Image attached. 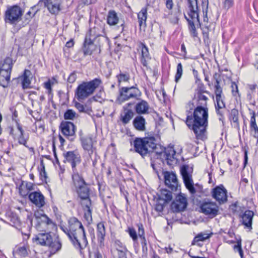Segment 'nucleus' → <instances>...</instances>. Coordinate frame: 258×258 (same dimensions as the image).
<instances>
[{
  "label": "nucleus",
  "mask_w": 258,
  "mask_h": 258,
  "mask_svg": "<svg viewBox=\"0 0 258 258\" xmlns=\"http://www.w3.org/2000/svg\"><path fill=\"white\" fill-rule=\"evenodd\" d=\"M208 108L206 106H197L194 109L193 114L187 115L186 124L192 130L198 140L207 139V127L208 124Z\"/></svg>",
  "instance_id": "obj_1"
},
{
  "label": "nucleus",
  "mask_w": 258,
  "mask_h": 258,
  "mask_svg": "<svg viewBox=\"0 0 258 258\" xmlns=\"http://www.w3.org/2000/svg\"><path fill=\"white\" fill-rule=\"evenodd\" d=\"M141 48L142 50L141 62L144 66L146 67L147 65L146 59L148 58L149 56L148 49L143 44H141Z\"/></svg>",
  "instance_id": "obj_41"
},
{
  "label": "nucleus",
  "mask_w": 258,
  "mask_h": 258,
  "mask_svg": "<svg viewBox=\"0 0 258 258\" xmlns=\"http://www.w3.org/2000/svg\"><path fill=\"white\" fill-rule=\"evenodd\" d=\"M180 173L186 188L190 194H196V190L194 186V181L192 178V169L188 165H184L180 168Z\"/></svg>",
  "instance_id": "obj_7"
},
{
  "label": "nucleus",
  "mask_w": 258,
  "mask_h": 258,
  "mask_svg": "<svg viewBox=\"0 0 258 258\" xmlns=\"http://www.w3.org/2000/svg\"><path fill=\"white\" fill-rule=\"evenodd\" d=\"M137 226L138 228V235L141 239V244L143 247V249L144 248L147 249V242L144 236L145 232L143 227V225L141 223H139L137 224Z\"/></svg>",
  "instance_id": "obj_39"
},
{
  "label": "nucleus",
  "mask_w": 258,
  "mask_h": 258,
  "mask_svg": "<svg viewBox=\"0 0 258 258\" xmlns=\"http://www.w3.org/2000/svg\"><path fill=\"white\" fill-rule=\"evenodd\" d=\"M180 15V13L179 10L177 11H173L172 9L170 11L167 9V10H165L163 13V18L169 19L171 23L173 24H176L178 23Z\"/></svg>",
  "instance_id": "obj_23"
},
{
  "label": "nucleus",
  "mask_w": 258,
  "mask_h": 258,
  "mask_svg": "<svg viewBox=\"0 0 258 258\" xmlns=\"http://www.w3.org/2000/svg\"><path fill=\"white\" fill-rule=\"evenodd\" d=\"M23 11L18 6H13L9 8L5 12V20L6 23L15 24L21 19Z\"/></svg>",
  "instance_id": "obj_8"
},
{
  "label": "nucleus",
  "mask_w": 258,
  "mask_h": 258,
  "mask_svg": "<svg viewBox=\"0 0 258 258\" xmlns=\"http://www.w3.org/2000/svg\"><path fill=\"white\" fill-rule=\"evenodd\" d=\"M79 197L82 201L81 204L84 207H88L91 205L89 197L90 190L86 184L76 189Z\"/></svg>",
  "instance_id": "obj_14"
},
{
  "label": "nucleus",
  "mask_w": 258,
  "mask_h": 258,
  "mask_svg": "<svg viewBox=\"0 0 258 258\" xmlns=\"http://www.w3.org/2000/svg\"><path fill=\"white\" fill-rule=\"evenodd\" d=\"M231 87L233 95L236 96L237 94H238L237 85L235 82H232Z\"/></svg>",
  "instance_id": "obj_57"
},
{
  "label": "nucleus",
  "mask_w": 258,
  "mask_h": 258,
  "mask_svg": "<svg viewBox=\"0 0 258 258\" xmlns=\"http://www.w3.org/2000/svg\"><path fill=\"white\" fill-rule=\"evenodd\" d=\"M216 104H215V107H217L219 108H224L225 105L223 102L222 97L216 98Z\"/></svg>",
  "instance_id": "obj_54"
},
{
  "label": "nucleus",
  "mask_w": 258,
  "mask_h": 258,
  "mask_svg": "<svg viewBox=\"0 0 258 258\" xmlns=\"http://www.w3.org/2000/svg\"><path fill=\"white\" fill-rule=\"evenodd\" d=\"M200 208L203 213L211 218L216 217L219 212V207L217 204L209 200L204 201Z\"/></svg>",
  "instance_id": "obj_10"
},
{
  "label": "nucleus",
  "mask_w": 258,
  "mask_h": 258,
  "mask_svg": "<svg viewBox=\"0 0 258 258\" xmlns=\"http://www.w3.org/2000/svg\"><path fill=\"white\" fill-rule=\"evenodd\" d=\"M17 127L18 130L20 132V134L17 137V140L19 144L23 145L26 147L28 148V146L27 145V142L28 140V138H25L24 136V131L22 128L21 125L18 123L16 122Z\"/></svg>",
  "instance_id": "obj_31"
},
{
  "label": "nucleus",
  "mask_w": 258,
  "mask_h": 258,
  "mask_svg": "<svg viewBox=\"0 0 258 258\" xmlns=\"http://www.w3.org/2000/svg\"><path fill=\"white\" fill-rule=\"evenodd\" d=\"M96 28L91 29L89 34L86 36L83 48V53L85 55H91L92 53L94 48L93 40L95 38L99 36V34H96Z\"/></svg>",
  "instance_id": "obj_9"
},
{
  "label": "nucleus",
  "mask_w": 258,
  "mask_h": 258,
  "mask_svg": "<svg viewBox=\"0 0 258 258\" xmlns=\"http://www.w3.org/2000/svg\"><path fill=\"white\" fill-rule=\"evenodd\" d=\"M61 0H51L47 2H45L44 5L50 13L53 15H57L61 10Z\"/></svg>",
  "instance_id": "obj_19"
},
{
  "label": "nucleus",
  "mask_w": 258,
  "mask_h": 258,
  "mask_svg": "<svg viewBox=\"0 0 258 258\" xmlns=\"http://www.w3.org/2000/svg\"><path fill=\"white\" fill-rule=\"evenodd\" d=\"M222 109L223 108H217V107H216V108L217 113L220 116L219 120H221L223 122L224 117H223V110H222Z\"/></svg>",
  "instance_id": "obj_61"
},
{
  "label": "nucleus",
  "mask_w": 258,
  "mask_h": 258,
  "mask_svg": "<svg viewBox=\"0 0 258 258\" xmlns=\"http://www.w3.org/2000/svg\"><path fill=\"white\" fill-rule=\"evenodd\" d=\"M187 200L185 195L180 193L175 197L171 205V209L174 212L184 211L187 207Z\"/></svg>",
  "instance_id": "obj_11"
},
{
  "label": "nucleus",
  "mask_w": 258,
  "mask_h": 258,
  "mask_svg": "<svg viewBox=\"0 0 258 258\" xmlns=\"http://www.w3.org/2000/svg\"><path fill=\"white\" fill-rule=\"evenodd\" d=\"M202 9L204 16V27L208 28L210 27V23L208 17V0H202Z\"/></svg>",
  "instance_id": "obj_30"
},
{
  "label": "nucleus",
  "mask_w": 258,
  "mask_h": 258,
  "mask_svg": "<svg viewBox=\"0 0 258 258\" xmlns=\"http://www.w3.org/2000/svg\"><path fill=\"white\" fill-rule=\"evenodd\" d=\"M34 184L29 182H25V187L28 190H32L34 189Z\"/></svg>",
  "instance_id": "obj_62"
},
{
  "label": "nucleus",
  "mask_w": 258,
  "mask_h": 258,
  "mask_svg": "<svg viewBox=\"0 0 258 258\" xmlns=\"http://www.w3.org/2000/svg\"><path fill=\"white\" fill-rule=\"evenodd\" d=\"M250 130L258 131V126L256 123L255 113L252 112V116L250 118Z\"/></svg>",
  "instance_id": "obj_51"
},
{
  "label": "nucleus",
  "mask_w": 258,
  "mask_h": 258,
  "mask_svg": "<svg viewBox=\"0 0 258 258\" xmlns=\"http://www.w3.org/2000/svg\"><path fill=\"white\" fill-rule=\"evenodd\" d=\"M185 19L188 22L189 24V30L190 34V35L196 38L198 37V33L197 31L195 23L196 22H198L196 20L190 19L189 18H187L186 16H185Z\"/></svg>",
  "instance_id": "obj_37"
},
{
  "label": "nucleus",
  "mask_w": 258,
  "mask_h": 258,
  "mask_svg": "<svg viewBox=\"0 0 258 258\" xmlns=\"http://www.w3.org/2000/svg\"><path fill=\"white\" fill-rule=\"evenodd\" d=\"M28 197L30 201L37 207H43L45 204V198L39 191L32 192Z\"/></svg>",
  "instance_id": "obj_18"
},
{
  "label": "nucleus",
  "mask_w": 258,
  "mask_h": 258,
  "mask_svg": "<svg viewBox=\"0 0 258 258\" xmlns=\"http://www.w3.org/2000/svg\"><path fill=\"white\" fill-rule=\"evenodd\" d=\"M11 72L6 71L4 70L0 69V86L4 88L8 87L10 81Z\"/></svg>",
  "instance_id": "obj_26"
},
{
  "label": "nucleus",
  "mask_w": 258,
  "mask_h": 258,
  "mask_svg": "<svg viewBox=\"0 0 258 258\" xmlns=\"http://www.w3.org/2000/svg\"><path fill=\"white\" fill-rule=\"evenodd\" d=\"M46 215L43 211H37L34 213V217L37 220L40 219L41 220L43 219V216Z\"/></svg>",
  "instance_id": "obj_56"
},
{
  "label": "nucleus",
  "mask_w": 258,
  "mask_h": 258,
  "mask_svg": "<svg viewBox=\"0 0 258 258\" xmlns=\"http://www.w3.org/2000/svg\"><path fill=\"white\" fill-rule=\"evenodd\" d=\"M77 79V75L75 72L72 73L67 78V82L69 83H74Z\"/></svg>",
  "instance_id": "obj_55"
},
{
  "label": "nucleus",
  "mask_w": 258,
  "mask_h": 258,
  "mask_svg": "<svg viewBox=\"0 0 258 258\" xmlns=\"http://www.w3.org/2000/svg\"><path fill=\"white\" fill-rule=\"evenodd\" d=\"M160 198L163 200L164 203H168L172 199V192L166 189H162Z\"/></svg>",
  "instance_id": "obj_44"
},
{
  "label": "nucleus",
  "mask_w": 258,
  "mask_h": 258,
  "mask_svg": "<svg viewBox=\"0 0 258 258\" xmlns=\"http://www.w3.org/2000/svg\"><path fill=\"white\" fill-rule=\"evenodd\" d=\"M187 15L190 19L200 23L199 8L198 0H187Z\"/></svg>",
  "instance_id": "obj_15"
},
{
  "label": "nucleus",
  "mask_w": 258,
  "mask_h": 258,
  "mask_svg": "<svg viewBox=\"0 0 258 258\" xmlns=\"http://www.w3.org/2000/svg\"><path fill=\"white\" fill-rule=\"evenodd\" d=\"M165 185L173 191H176L180 187L175 173L166 171L164 173Z\"/></svg>",
  "instance_id": "obj_13"
},
{
  "label": "nucleus",
  "mask_w": 258,
  "mask_h": 258,
  "mask_svg": "<svg viewBox=\"0 0 258 258\" xmlns=\"http://www.w3.org/2000/svg\"><path fill=\"white\" fill-rule=\"evenodd\" d=\"M75 106L80 112H84L88 114H91L92 112L91 107L88 105H83L79 102H76Z\"/></svg>",
  "instance_id": "obj_42"
},
{
  "label": "nucleus",
  "mask_w": 258,
  "mask_h": 258,
  "mask_svg": "<svg viewBox=\"0 0 258 258\" xmlns=\"http://www.w3.org/2000/svg\"><path fill=\"white\" fill-rule=\"evenodd\" d=\"M254 216V213L252 211L246 210L242 216V224L244 226V228L249 230L252 229V222Z\"/></svg>",
  "instance_id": "obj_21"
},
{
  "label": "nucleus",
  "mask_w": 258,
  "mask_h": 258,
  "mask_svg": "<svg viewBox=\"0 0 258 258\" xmlns=\"http://www.w3.org/2000/svg\"><path fill=\"white\" fill-rule=\"evenodd\" d=\"M100 79L95 78L87 82H83L79 85L76 91V96L79 101H82L92 94L96 89L101 84Z\"/></svg>",
  "instance_id": "obj_4"
},
{
  "label": "nucleus",
  "mask_w": 258,
  "mask_h": 258,
  "mask_svg": "<svg viewBox=\"0 0 258 258\" xmlns=\"http://www.w3.org/2000/svg\"><path fill=\"white\" fill-rule=\"evenodd\" d=\"M90 206L91 205H89L88 207H84V210H86L84 214V217L88 223H90L92 221V212Z\"/></svg>",
  "instance_id": "obj_48"
},
{
  "label": "nucleus",
  "mask_w": 258,
  "mask_h": 258,
  "mask_svg": "<svg viewBox=\"0 0 258 258\" xmlns=\"http://www.w3.org/2000/svg\"><path fill=\"white\" fill-rule=\"evenodd\" d=\"M146 120L141 115L137 116L133 121L134 127L138 131L144 132L146 130Z\"/></svg>",
  "instance_id": "obj_24"
},
{
  "label": "nucleus",
  "mask_w": 258,
  "mask_h": 258,
  "mask_svg": "<svg viewBox=\"0 0 258 258\" xmlns=\"http://www.w3.org/2000/svg\"><path fill=\"white\" fill-rule=\"evenodd\" d=\"M16 252L22 257H26L28 255L27 250L25 246H20L17 249Z\"/></svg>",
  "instance_id": "obj_52"
},
{
  "label": "nucleus",
  "mask_w": 258,
  "mask_h": 258,
  "mask_svg": "<svg viewBox=\"0 0 258 258\" xmlns=\"http://www.w3.org/2000/svg\"><path fill=\"white\" fill-rule=\"evenodd\" d=\"M212 197L220 204H222L227 201V190L223 185L217 186L213 189Z\"/></svg>",
  "instance_id": "obj_17"
},
{
  "label": "nucleus",
  "mask_w": 258,
  "mask_h": 258,
  "mask_svg": "<svg viewBox=\"0 0 258 258\" xmlns=\"http://www.w3.org/2000/svg\"><path fill=\"white\" fill-rule=\"evenodd\" d=\"M74 173L72 175V179L76 189L86 184L83 178L78 173H75V171Z\"/></svg>",
  "instance_id": "obj_38"
},
{
  "label": "nucleus",
  "mask_w": 258,
  "mask_h": 258,
  "mask_svg": "<svg viewBox=\"0 0 258 258\" xmlns=\"http://www.w3.org/2000/svg\"><path fill=\"white\" fill-rule=\"evenodd\" d=\"M217 75L215 74L214 76V79H215V94L216 95V98L222 97V89L220 86V79L218 78H217Z\"/></svg>",
  "instance_id": "obj_43"
},
{
  "label": "nucleus",
  "mask_w": 258,
  "mask_h": 258,
  "mask_svg": "<svg viewBox=\"0 0 258 258\" xmlns=\"http://www.w3.org/2000/svg\"><path fill=\"white\" fill-rule=\"evenodd\" d=\"M79 117V115L72 109H68L64 113V118L66 120H74Z\"/></svg>",
  "instance_id": "obj_45"
},
{
  "label": "nucleus",
  "mask_w": 258,
  "mask_h": 258,
  "mask_svg": "<svg viewBox=\"0 0 258 258\" xmlns=\"http://www.w3.org/2000/svg\"><path fill=\"white\" fill-rule=\"evenodd\" d=\"M33 241L36 244L48 246L51 249V251L54 253L60 250L61 247V244L59 241H53L49 233H39L33 238Z\"/></svg>",
  "instance_id": "obj_5"
},
{
  "label": "nucleus",
  "mask_w": 258,
  "mask_h": 258,
  "mask_svg": "<svg viewBox=\"0 0 258 258\" xmlns=\"http://www.w3.org/2000/svg\"><path fill=\"white\" fill-rule=\"evenodd\" d=\"M60 127L62 134L65 136H73L75 134L76 127L74 124L70 121L62 122Z\"/></svg>",
  "instance_id": "obj_20"
},
{
  "label": "nucleus",
  "mask_w": 258,
  "mask_h": 258,
  "mask_svg": "<svg viewBox=\"0 0 258 258\" xmlns=\"http://www.w3.org/2000/svg\"><path fill=\"white\" fill-rule=\"evenodd\" d=\"M147 10L146 8H143L138 14V19L139 25L142 27L143 25L146 26L147 20Z\"/></svg>",
  "instance_id": "obj_40"
},
{
  "label": "nucleus",
  "mask_w": 258,
  "mask_h": 258,
  "mask_svg": "<svg viewBox=\"0 0 258 258\" xmlns=\"http://www.w3.org/2000/svg\"><path fill=\"white\" fill-rule=\"evenodd\" d=\"M135 150L142 157L151 152H155L158 149L154 137L136 138L134 141Z\"/></svg>",
  "instance_id": "obj_3"
},
{
  "label": "nucleus",
  "mask_w": 258,
  "mask_h": 258,
  "mask_svg": "<svg viewBox=\"0 0 258 258\" xmlns=\"http://www.w3.org/2000/svg\"><path fill=\"white\" fill-rule=\"evenodd\" d=\"M250 134L256 139V143L258 144V131L250 130Z\"/></svg>",
  "instance_id": "obj_63"
},
{
  "label": "nucleus",
  "mask_w": 258,
  "mask_h": 258,
  "mask_svg": "<svg viewBox=\"0 0 258 258\" xmlns=\"http://www.w3.org/2000/svg\"><path fill=\"white\" fill-rule=\"evenodd\" d=\"M165 5L167 9H168L170 11L173 6V3L172 0H166L165 1Z\"/></svg>",
  "instance_id": "obj_60"
},
{
  "label": "nucleus",
  "mask_w": 258,
  "mask_h": 258,
  "mask_svg": "<svg viewBox=\"0 0 258 258\" xmlns=\"http://www.w3.org/2000/svg\"><path fill=\"white\" fill-rule=\"evenodd\" d=\"M14 62L12 58L7 57L0 61V69L11 72Z\"/></svg>",
  "instance_id": "obj_29"
},
{
  "label": "nucleus",
  "mask_w": 258,
  "mask_h": 258,
  "mask_svg": "<svg viewBox=\"0 0 258 258\" xmlns=\"http://www.w3.org/2000/svg\"><path fill=\"white\" fill-rule=\"evenodd\" d=\"M127 232L131 237L133 239L134 241H136L138 239V235L136 230L133 228L129 227Z\"/></svg>",
  "instance_id": "obj_53"
},
{
  "label": "nucleus",
  "mask_w": 258,
  "mask_h": 258,
  "mask_svg": "<svg viewBox=\"0 0 258 258\" xmlns=\"http://www.w3.org/2000/svg\"><path fill=\"white\" fill-rule=\"evenodd\" d=\"M42 223L46 224L48 226H49L50 228H54L55 227V223L48 217L47 215L43 216V219H42L41 221Z\"/></svg>",
  "instance_id": "obj_50"
},
{
  "label": "nucleus",
  "mask_w": 258,
  "mask_h": 258,
  "mask_svg": "<svg viewBox=\"0 0 258 258\" xmlns=\"http://www.w3.org/2000/svg\"><path fill=\"white\" fill-rule=\"evenodd\" d=\"M210 235L206 233L201 232L199 233L194 239L193 243H196L199 241H204L206 239L210 238Z\"/></svg>",
  "instance_id": "obj_46"
},
{
  "label": "nucleus",
  "mask_w": 258,
  "mask_h": 258,
  "mask_svg": "<svg viewBox=\"0 0 258 258\" xmlns=\"http://www.w3.org/2000/svg\"><path fill=\"white\" fill-rule=\"evenodd\" d=\"M66 161L71 164L73 172L76 170V165L81 162V157L77 151H68L63 153Z\"/></svg>",
  "instance_id": "obj_16"
},
{
  "label": "nucleus",
  "mask_w": 258,
  "mask_h": 258,
  "mask_svg": "<svg viewBox=\"0 0 258 258\" xmlns=\"http://www.w3.org/2000/svg\"><path fill=\"white\" fill-rule=\"evenodd\" d=\"M140 93V90L135 86L122 87L119 89V96L117 101L119 104H121L131 99L136 98Z\"/></svg>",
  "instance_id": "obj_6"
},
{
  "label": "nucleus",
  "mask_w": 258,
  "mask_h": 258,
  "mask_svg": "<svg viewBox=\"0 0 258 258\" xmlns=\"http://www.w3.org/2000/svg\"><path fill=\"white\" fill-rule=\"evenodd\" d=\"M117 78L118 86H120L121 83L129 82L131 79V76L128 72L120 71L119 73L116 76Z\"/></svg>",
  "instance_id": "obj_32"
},
{
  "label": "nucleus",
  "mask_w": 258,
  "mask_h": 258,
  "mask_svg": "<svg viewBox=\"0 0 258 258\" xmlns=\"http://www.w3.org/2000/svg\"><path fill=\"white\" fill-rule=\"evenodd\" d=\"M164 209V205L163 204L157 203L156 204L155 206V210L157 212H162Z\"/></svg>",
  "instance_id": "obj_64"
},
{
  "label": "nucleus",
  "mask_w": 258,
  "mask_h": 258,
  "mask_svg": "<svg viewBox=\"0 0 258 258\" xmlns=\"http://www.w3.org/2000/svg\"><path fill=\"white\" fill-rule=\"evenodd\" d=\"M209 28H205L203 31V39L204 41L206 42V41H208L209 40Z\"/></svg>",
  "instance_id": "obj_58"
},
{
  "label": "nucleus",
  "mask_w": 258,
  "mask_h": 258,
  "mask_svg": "<svg viewBox=\"0 0 258 258\" xmlns=\"http://www.w3.org/2000/svg\"><path fill=\"white\" fill-rule=\"evenodd\" d=\"M160 151H158L156 150L155 153L158 155L160 158L164 159L168 164H172L173 160L175 159V156L176 154V152L173 147H168L166 148H160Z\"/></svg>",
  "instance_id": "obj_12"
},
{
  "label": "nucleus",
  "mask_w": 258,
  "mask_h": 258,
  "mask_svg": "<svg viewBox=\"0 0 258 258\" xmlns=\"http://www.w3.org/2000/svg\"><path fill=\"white\" fill-rule=\"evenodd\" d=\"M119 21L117 13L114 10H110L107 15V22L110 26L116 25Z\"/></svg>",
  "instance_id": "obj_33"
},
{
  "label": "nucleus",
  "mask_w": 258,
  "mask_h": 258,
  "mask_svg": "<svg viewBox=\"0 0 258 258\" xmlns=\"http://www.w3.org/2000/svg\"><path fill=\"white\" fill-rule=\"evenodd\" d=\"M124 114H121L120 120L123 124H126L132 119L134 116V113L131 109L127 108L126 107L123 106Z\"/></svg>",
  "instance_id": "obj_28"
},
{
  "label": "nucleus",
  "mask_w": 258,
  "mask_h": 258,
  "mask_svg": "<svg viewBox=\"0 0 258 258\" xmlns=\"http://www.w3.org/2000/svg\"><path fill=\"white\" fill-rule=\"evenodd\" d=\"M83 148L88 151L90 156L93 154L94 149L93 147L94 142L91 137H87L81 139Z\"/></svg>",
  "instance_id": "obj_25"
},
{
  "label": "nucleus",
  "mask_w": 258,
  "mask_h": 258,
  "mask_svg": "<svg viewBox=\"0 0 258 258\" xmlns=\"http://www.w3.org/2000/svg\"><path fill=\"white\" fill-rule=\"evenodd\" d=\"M105 234L106 232L104 223L103 222L99 223L97 226V235L98 241L100 245L104 244Z\"/></svg>",
  "instance_id": "obj_27"
},
{
  "label": "nucleus",
  "mask_w": 258,
  "mask_h": 258,
  "mask_svg": "<svg viewBox=\"0 0 258 258\" xmlns=\"http://www.w3.org/2000/svg\"><path fill=\"white\" fill-rule=\"evenodd\" d=\"M207 94H201L200 93H196L195 98L197 100V106L201 105L202 106H207V101L208 100V96Z\"/></svg>",
  "instance_id": "obj_34"
},
{
  "label": "nucleus",
  "mask_w": 258,
  "mask_h": 258,
  "mask_svg": "<svg viewBox=\"0 0 258 258\" xmlns=\"http://www.w3.org/2000/svg\"><path fill=\"white\" fill-rule=\"evenodd\" d=\"M69 229H66L67 235L77 248L82 249L88 245L84 228L82 223L76 217L68 220Z\"/></svg>",
  "instance_id": "obj_2"
},
{
  "label": "nucleus",
  "mask_w": 258,
  "mask_h": 258,
  "mask_svg": "<svg viewBox=\"0 0 258 258\" xmlns=\"http://www.w3.org/2000/svg\"><path fill=\"white\" fill-rule=\"evenodd\" d=\"M238 116L239 113L238 111L236 109H233L231 110L230 116L229 119L233 126L234 127L237 128L239 127V121H238Z\"/></svg>",
  "instance_id": "obj_36"
},
{
  "label": "nucleus",
  "mask_w": 258,
  "mask_h": 258,
  "mask_svg": "<svg viewBox=\"0 0 258 258\" xmlns=\"http://www.w3.org/2000/svg\"><path fill=\"white\" fill-rule=\"evenodd\" d=\"M183 74L182 66L179 63L177 66L176 73L175 76V81L177 83L182 77Z\"/></svg>",
  "instance_id": "obj_47"
},
{
  "label": "nucleus",
  "mask_w": 258,
  "mask_h": 258,
  "mask_svg": "<svg viewBox=\"0 0 258 258\" xmlns=\"http://www.w3.org/2000/svg\"><path fill=\"white\" fill-rule=\"evenodd\" d=\"M135 109L136 113L139 115L149 114L150 105L146 101L141 100L136 104Z\"/></svg>",
  "instance_id": "obj_22"
},
{
  "label": "nucleus",
  "mask_w": 258,
  "mask_h": 258,
  "mask_svg": "<svg viewBox=\"0 0 258 258\" xmlns=\"http://www.w3.org/2000/svg\"><path fill=\"white\" fill-rule=\"evenodd\" d=\"M40 176L41 180H43L46 178V173L45 170V167L44 165H42L41 170L40 171Z\"/></svg>",
  "instance_id": "obj_59"
},
{
  "label": "nucleus",
  "mask_w": 258,
  "mask_h": 258,
  "mask_svg": "<svg viewBox=\"0 0 258 258\" xmlns=\"http://www.w3.org/2000/svg\"><path fill=\"white\" fill-rule=\"evenodd\" d=\"M236 243L237 244L234 245L233 249L235 252H238L241 258H243V252L241 247V240H238Z\"/></svg>",
  "instance_id": "obj_49"
},
{
  "label": "nucleus",
  "mask_w": 258,
  "mask_h": 258,
  "mask_svg": "<svg viewBox=\"0 0 258 258\" xmlns=\"http://www.w3.org/2000/svg\"><path fill=\"white\" fill-rule=\"evenodd\" d=\"M31 75V72L28 70H25L24 72L23 75L22 76V87L23 89H27L29 88L31 84V80L30 77Z\"/></svg>",
  "instance_id": "obj_35"
}]
</instances>
